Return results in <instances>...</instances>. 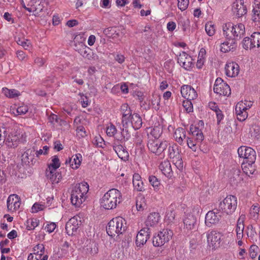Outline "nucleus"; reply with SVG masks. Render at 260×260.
Segmentation results:
<instances>
[{
  "label": "nucleus",
  "mask_w": 260,
  "mask_h": 260,
  "mask_svg": "<svg viewBox=\"0 0 260 260\" xmlns=\"http://www.w3.org/2000/svg\"><path fill=\"white\" fill-rule=\"evenodd\" d=\"M89 186L86 182L77 184L73 188L71 194L72 204L76 207H79L85 200Z\"/></svg>",
  "instance_id": "1"
},
{
  "label": "nucleus",
  "mask_w": 260,
  "mask_h": 260,
  "mask_svg": "<svg viewBox=\"0 0 260 260\" xmlns=\"http://www.w3.org/2000/svg\"><path fill=\"white\" fill-rule=\"evenodd\" d=\"M222 29L226 37L231 38L236 42L244 36L245 32V26L242 23L234 25L229 22L223 26Z\"/></svg>",
  "instance_id": "2"
},
{
  "label": "nucleus",
  "mask_w": 260,
  "mask_h": 260,
  "mask_svg": "<svg viewBox=\"0 0 260 260\" xmlns=\"http://www.w3.org/2000/svg\"><path fill=\"white\" fill-rule=\"evenodd\" d=\"M121 196L119 190L113 188L109 190L103 197L101 205L107 210L115 208L117 204L121 202Z\"/></svg>",
  "instance_id": "3"
},
{
  "label": "nucleus",
  "mask_w": 260,
  "mask_h": 260,
  "mask_svg": "<svg viewBox=\"0 0 260 260\" xmlns=\"http://www.w3.org/2000/svg\"><path fill=\"white\" fill-rule=\"evenodd\" d=\"M127 228V226L125 219L121 217H117L109 222L106 231L110 236L114 237L116 234H123Z\"/></svg>",
  "instance_id": "4"
},
{
  "label": "nucleus",
  "mask_w": 260,
  "mask_h": 260,
  "mask_svg": "<svg viewBox=\"0 0 260 260\" xmlns=\"http://www.w3.org/2000/svg\"><path fill=\"white\" fill-rule=\"evenodd\" d=\"M237 206V198L234 196H229L219 203V209L223 213L230 215L234 212Z\"/></svg>",
  "instance_id": "5"
},
{
  "label": "nucleus",
  "mask_w": 260,
  "mask_h": 260,
  "mask_svg": "<svg viewBox=\"0 0 260 260\" xmlns=\"http://www.w3.org/2000/svg\"><path fill=\"white\" fill-rule=\"evenodd\" d=\"M190 131L192 136L196 137V140H194L193 138H188L187 144L190 149L193 151H196L197 148V145L204 140V137L202 129L196 126L191 125Z\"/></svg>",
  "instance_id": "6"
},
{
  "label": "nucleus",
  "mask_w": 260,
  "mask_h": 260,
  "mask_svg": "<svg viewBox=\"0 0 260 260\" xmlns=\"http://www.w3.org/2000/svg\"><path fill=\"white\" fill-rule=\"evenodd\" d=\"M238 153L240 158L244 159L243 163L253 164L256 160V152L251 147L242 146L238 149Z\"/></svg>",
  "instance_id": "7"
},
{
  "label": "nucleus",
  "mask_w": 260,
  "mask_h": 260,
  "mask_svg": "<svg viewBox=\"0 0 260 260\" xmlns=\"http://www.w3.org/2000/svg\"><path fill=\"white\" fill-rule=\"evenodd\" d=\"M173 233L169 229H163L153 238L152 243L155 247H161L172 238Z\"/></svg>",
  "instance_id": "8"
},
{
  "label": "nucleus",
  "mask_w": 260,
  "mask_h": 260,
  "mask_svg": "<svg viewBox=\"0 0 260 260\" xmlns=\"http://www.w3.org/2000/svg\"><path fill=\"white\" fill-rule=\"evenodd\" d=\"M169 143L166 141H160L158 139H150L147 146L149 150L156 155H159L167 148Z\"/></svg>",
  "instance_id": "9"
},
{
  "label": "nucleus",
  "mask_w": 260,
  "mask_h": 260,
  "mask_svg": "<svg viewBox=\"0 0 260 260\" xmlns=\"http://www.w3.org/2000/svg\"><path fill=\"white\" fill-rule=\"evenodd\" d=\"M214 92L220 95L229 96L231 94V88L229 85L223 82L220 78L216 79L213 88Z\"/></svg>",
  "instance_id": "10"
},
{
  "label": "nucleus",
  "mask_w": 260,
  "mask_h": 260,
  "mask_svg": "<svg viewBox=\"0 0 260 260\" xmlns=\"http://www.w3.org/2000/svg\"><path fill=\"white\" fill-rule=\"evenodd\" d=\"M75 49L85 58L88 59H98V56L93 53L92 50L81 42L78 44H75Z\"/></svg>",
  "instance_id": "11"
},
{
  "label": "nucleus",
  "mask_w": 260,
  "mask_h": 260,
  "mask_svg": "<svg viewBox=\"0 0 260 260\" xmlns=\"http://www.w3.org/2000/svg\"><path fill=\"white\" fill-rule=\"evenodd\" d=\"M168 152L170 158L173 159V162L176 166L182 167V157L179 153L177 145L174 144L172 146H169Z\"/></svg>",
  "instance_id": "12"
},
{
  "label": "nucleus",
  "mask_w": 260,
  "mask_h": 260,
  "mask_svg": "<svg viewBox=\"0 0 260 260\" xmlns=\"http://www.w3.org/2000/svg\"><path fill=\"white\" fill-rule=\"evenodd\" d=\"M221 234L215 231H212L207 234V242L212 249L219 247L221 242Z\"/></svg>",
  "instance_id": "13"
},
{
  "label": "nucleus",
  "mask_w": 260,
  "mask_h": 260,
  "mask_svg": "<svg viewBox=\"0 0 260 260\" xmlns=\"http://www.w3.org/2000/svg\"><path fill=\"white\" fill-rule=\"evenodd\" d=\"M122 132L121 134L124 138L128 140L130 138L129 133V123L130 122V109L122 112Z\"/></svg>",
  "instance_id": "14"
},
{
  "label": "nucleus",
  "mask_w": 260,
  "mask_h": 260,
  "mask_svg": "<svg viewBox=\"0 0 260 260\" xmlns=\"http://www.w3.org/2000/svg\"><path fill=\"white\" fill-rule=\"evenodd\" d=\"M248 109L246 104L242 102H239L235 107V114L240 121H244L248 117L247 110Z\"/></svg>",
  "instance_id": "15"
},
{
  "label": "nucleus",
  "mask_w": 260,
  "mask_h": 260,
  "mask_svg": "<svg viewBox=\"0 0 260 260\" xmlns=\"http://www.w3.org/2000/svg\"><path fill=\"white\" fill-rule=\"evenodd\" d=\"M192 59L185 52H182L178 57V62L186 70H189L192 65Z\"/></svg>",
  "instance_id": "16"
},
{
  "label": "nucleus",
  "mask_w": 260,
  "mask_h": 260,
  "mask_svg": "<svg viewBox=\"0 0 260 260\" xmlns=\"http://www.w3.org/2000/svg\"><path fill=\"white\" fill-rule=\"evenodd\" d=\"M232 11L238 17H242L247 13V9L244 5L243 0H236L232 5Z\"/></svg>",
  "instance_id": "17"
},
{
  "label": "nucleus",
  "mask_w": 260,
  "mask_h": 260,
  "mask_svg": "<svg viewBox=\"0 0 260 260\" xmlns=\"http://www.w3.org/2000/svg\"><path fill=\"white\" fill-rule=\"evenodd\" d=\"M181 93L186 100H193L198 96V94L194 88L188 85H184L181 87Z\"/></svg>",
  "instance_id": "18"
},
{
  "label": "nucleus",
  "mask_w": 260,
  "mask_h": 260,
  "mask_svg": "<svg viewBox=\"0 0 260 260\" xmlns=\"http://www.w3.org/2000/svg\"><path fill=\"white\" fill-rule=\"evenodd\" d=\"M220 218L221 215L218 210L216 212L210 211L206 215L205 224L208 226H211L212 224L218 223Z\"/></svg>",
  "instance_id": "19"
},
{
  "label": "nucleus",
  "mask_w": 260,
  "mask_h": 260,
  "mask_svg": "<svg viewBox=\"0 0 260 260\" xmlns=\"http://www.w3.org/2000/svg\"><path fill=\"white\" fill-rule=\"evenodd\" d=\"M7 205L9 210L16 211L20 207V198L17 194H11L7 199Z\"/></svg>",
  "instance_id": "20"
},
{
  "label": "nucleus",
  "mask_w": 260,
  "mask_h": 260,
  "mask_svg": "<svg viewBox=\"0 0 260 260\" xmlns=\"http://www.w3.org/2000/svg\"><path fill=\"white\" fill-rule=\"evenodd\" d=\"M149 229H143L140 231L136 238V245L138 247H141L145 244L149 238Z\"/></svg>",
  "instance_id": "21"
},
{
  "label": "nucleus",
  "mask_w": 260,
  "mask_h": 260,
  "mask_svg": "<svg viewBox=\"0 0 260 260\" xmlns=\"http://www.w3.org/2000/svg\"><path fill=\"white\" fill-rule=\"evenodd\" d=\"M227 41L221 43L220 51L226 53L230 51H234L236 50L237 43L232 40L231 38L226 37Z\"/></svg>",
  "instance_id": "22"
},
{
  "label": "nucleus",
  "mask_w": 260,
  "mask_h": 260,
  "mask_svg": "<svg viewBox=\"0 0 260 260\" xmlns=\"http://www.w3.org/2000/svg\"><path fill=\"white\" fill-rule=\"evenodd\" d=\"M183 222L185 229L187 230H196L197 228V219L192 214L186 215Z\"/></svg>",
  "instance_id": "23"
},
{
  "label": "nucleus",
  "mask_w": 260,
  "mask_h": 260,
  "mask_svg": "<svg viewBox=\"0 0 260 260\" xmlns=\"http://www.w3.org/2000/svg\"><path fill=\"white\" fill-rule=\"evenodd\" d=\"M35 155V150L34 149H28L22 155V160L28 165H34L37 162Z\"/></svg>",
  "instance_id": "24"
},
{
  "label": "nucleus",
  "mask_w": 260,
  "mask_h": 260,
  "mask_svg": "<svg viewBox=\"0 0 260 260\" xmlns=\"http://www.w3.org/2000/svg\"><path fill=\"white\" fill-rule=\"evenodd\" d=\"M226 75L230 77L237 76L239 72V65L234 62L227 63L225 67Z\"/></svg>",
  "instance_id": "25"
},
{
  "label": "nucleus",
  "mask_w": 260,
  "mask_h": 260,
  "mask_svg": "<svg viewBox=\"0 0 260 260\" xmlns=\"http://www.w3.org/2000/svg\"><path fill=\"white\" fill-rule=\"evenodd\" d=\"M134 142L136 144L135 153L138 156H141L143 153L144 145L142 144V136L138 132L135 133Z\"/></svg>",
  "instance_id": "26"
},
{
  "label": "nucleus",
  "mask_w": 260,
  "mask_h": 260,
  "mask_svg": "<svg viewBox=\"0 0 260 260\" xmlns=\"http://www.w3.org/2000/svg\"><path fill=\"white\" fill-rule=\"evenodd\" d=\"M19 137L17 134H11L5 138V145L9 148H15L19 144Z\"/></svg>",
  "instance_id": "27"
},
{
  "label": "nucleus",
  "mask_w": 260,
  "mask_h": 260,
  "mask_svg": "<svg viewBox=\"0 0 260 260\" xmlns=\"http://www.w3.org/2000/svg\"><path fill=\"white\" fill-rule=\"evenodd\" d=\"M244 219L245 215L242 214L237 221L236 231L238 240L241 239L243 236V231L244 229Z\"/></svg>",
  "instance_id": "28"
},
{
  "label": "nucleus",
  "mask_w": 260,
  "mask_h": 260,
  "mask_svg": "<svg viewBox=\"0 0 260 260\" xmlns=\"http://www.w3.org/2000/svg\"><path fill=\"white\" fill-rule=\"evenodd\" d=\"M46 176L52 183H57L61 179V175L56 171L46 170Z\"/></svg>",
  "instance_id": "29"
},
{
  "label": "nucleus",
  "mask_w": 260,
  "mask_h": 260,
  "mask_svg": "<svg viewBox=\"0 0 260 260\" xmlns=\"http://www.w3.org/2000/svg\"><path fill=\"white\" fill-rule=\"evenodd\" d=\"M85 251L88 254L94 255L99 252L98 244L94 241H90L86 245Z\"/></svg>",
  "instance_id": "30"
},
{
  "label": "nucleus",
  "mask_w": 260,
  "mask_h": 260,
  "mask_svg": "<svg viewBox=\"0 0 260 260\" xmlns=\"http://www.w3.org/2000/svg\"><path fill=\"white\" fill-rule=\"evenodd\" d=\"M160 216L158 213L153 212L149 214L146 221V225L147 226H153L156 225L159 220Z\"/></svg>",
  "instance_id": "31"
},
{
  "label": "nucleus",
  "mask_w": 260,
  "mask_h": 260,
  "mask_svg": "<svg viewBox=\"0 0 260 260\" xmlns=\"http://www.w3.org/2000/svg\"><path fill=\"white\" fill-rule=\"evenodd\" d=\"M159 168L166 176H169L172 173L171 164L169 161L165 160L161 162L159 166Z\"/></svg>",
  "instance_id": "32"
},
{
  "label": "nucleus",
  "mask_w": 260,
  "mask_h": 260,
  "mask_svg": "<svg viewBox=\"0 0 260 260\" xmlns=\"http://www.w3.org/2000/svg\"><path fill=\"white\" fill-rule=\"evenodd\" d=\"M142 124V119L138 114H131V125L135 130L140 128Z\"/></svg>",
  "instance_id": "33"
},
{
  "label": "nucleus",
  "mask_w": 260,
  "mask_h": 260,
  "mask_svg": "<svg viewBox=\"0 0 260 260\" xmlns=\"http://www.w3.org/2000/svg\"><path fill=\"white\" fill-rule=\"evenodd\" d=\"M82 160V156L78 153L72 156L69 160V162L71 164V166L73 169H77L80 165Z\"/></svg>",
  "instance_id": "34"
},
{
  "label": "nucleus",
  "mask_w": 260,
  "mask_h": 260,
  "mask_svg": "<svg viewBox=\"0 0 260 260\" xmlns=\"http://www.w3.org/2000/svg\"><path fill=\"white\" fill-rule=\"evenodd\" d=\"M174 137L176 141L181 144L183 140L186 138L185 131L182 128H177L175 132Z\"/></svg>",
  "instance_id": "35"
},
{
  "label": "nucleus",
  "mask_w": 260,
  "mask_h": 260,
  "mask_svg": "<svg viewBox=\"0 0 260 260\" xmlns=\"http://www.w3.org/2000/svg\"><path fill=\"white\" fill-rule=\"evenodd\" d=\"M255 8L253 9L252 20L254 22L260 21V0H254Z\"/></svg>",
  "instance_id": "36"
},
{
  "label": "nucleus",
  "mask_w": 260,
  "mask_h": 260,
  "mask_svg": "<svg viewBox=\"0 0 260 260\" xmlns=\"http://www.w3.org/2000/svg\"><path fill=\"white\" fill-rule=\"evenodd\" d=\"M2 92L9 98H15L20 95V92L16 89H9L5 87L2 89Z\"/></svg>",
  "instance_id": "37"
},
{
  "label": "nucleus",
  "mask_w": 260,
  "mask_h": 260,
  "mask_svg": "<svg viewBox=\"0 0 260 260\" xmlns=\"http://www.w3.org/2000/svg\"><path fill=\"white\" fill-rule=\"evenodd\" d=\"M60 166V163L58 156L54 155L52 157L51 162L48 165L46 170L56 171Z\"/></svg>",
  "instance_id": "38"
},
{
  "label": "nucleus",
  "mask_w": 260,
  "mask_h": 260,
  "mask_svg": "<svg viewBox=\"0 0 260 260\" xmlns=\"http://www.w3.org/2000/svg\"><path fill=\"white\" fill-rule=\"evenodd\" d=\"M251 43L253 48L260 47V32H255L251 35Z\"/></svg>",
  "instance_id": "39"
},
{
  "label": "nucleus",
  "mask_w": 260,
  "mask_h": 260,
  "mask_svg": "<svg viewBox=\"0 0 260 260\" xmlns=\"http://www.w3.org/2000/svg\"><path fill=\"white\" fill-rule=\"evenodd\" d=\"M149 182L154 188V190H158L160 186V180L155 176L150 175L148 178Z\"/></svg>",
  "instance_id": "40"
},
{
  "label": "nucleus",
  "mask_w": 260,
  "mask_h": 260,
  "mask_svg": "<svg viewBox=\"0 0 260 260\" xmlns=\"http://www.w3.org/2000/svg\"><path fill=\"white\" fill-rule=\"evenodd\" d=\"M175 205L172 204L169 207V208L167 209L166 217L167 220H168L170 222H172L175 219Z\"/></svg>",
  "instance_id": "41"
},
{
  "label": "nucleus",
  "mask_w": 260,
  "mask_h": 260,
  "mask_svg": "<svg viewBox=\"0 0 260 260\" xmlns=\"http://www.w3.org/2000/svg\"><path fill=\"white\" fill-rule=\"evenodd\" d=\"M252 165L253 164H246V163H243L242 165L243 172L249 176L253 174L255 171V169L252 166Z\"/></svg>",
  "instance_id": "42"
},
{
  "label": "nucleus",
  "mask_w": 260,
  "mask_h": 260,
  "mask_svg": "<svg viewBox=\"0 0 260 260\" xmlns=\"http://www.w3.org/2000/svg\"><path fill=\"white\" fill-rule=\"evenodd\" d=\"M205 30L208 36H213L215 32L214 24L211 22H208L205 25Z\"/></svg>",
  "instance_id": "43"
},
{
  "label": "nucleus",
  "mask_w": 260,
  "mask_h": 260,
  "mask_svg": "<svg viewBox=\"0 0 260 260\" xmlns=\"http://www.w3.org/2000/svg\"><path fill=\"white\" fill-rule=\"evenodd\" d=\"M92 143L93 145L98 147L104 148V145H105L103 138L100 135L94 138Z\"/></svg>",
  "instance_id": "44"
},
{
  "label": "nucleus",
  "mask_w": 260,
  "mask_h": 260,
  "mask_svg": "<svg viewBox=\"0 0 260 260\" xmlns=\"http://www.w3.org/2000/svg\"><path fill=\"white\" fill-rule=\"evenodd\" d=\"M39 224V220L37 218H30L27 220V229L28 230L34 229Z\"/></svg>",
  "instance_id": "45"
},
{
  "label": "nucleus",
  "mask_w": 260,
  "mask_h": 260,
  "mask_svg": "<svg viewBox=\"0 0 260 260\" xmlns=\"http://www.w3.org/2000/svg\"><path fill=\"white\" fill-rule=\"evenodd\" d=\"M79 228L76 226V225H73L69 224L67 222L66 225V231L68 235L72 236L76 233Z\"/></svg>",
  "instance_id": "46"
},
{
  "label": "nucleus",
  "mask_w": 260,
  "mask_h": 260,
  "mask_svg": "<svg viewBox=\"0 0 260 260\" xmlns=\"http://www.w3.org/2000/svg\"><path fill=\"white\" fill-rule=\"evenodd\" d=\"M79 228L76 226V225H73L69 224L67 222L66 225V231L68 235L72 236L76 233Z\"/></svg>",
  "instance_id": "47"
},
{
  "label": "nucleus",
  "mask_w": 260,
  "mask_h": 260,
  "mask_svg": "<svg viewBox=\"0 0 260 260\" xmlns=\"http://www.w3.org/2000/svg\"><path fill=\"white\" fill-rule=\"evenodd\" d=\"M160 101V96L157 94H154L152 96L151 103L153 108L155 110H158L159 108V103Z\"/></svg>",
  "instance_id": "48"
},
{
  "label": "nucleus",
  "mask_w": 260,
  "mask_h": 260,
  "mask_svg": "<svg viewBox=\"0 0 260 260\" xmlns=\"http://www.w3.org/2000/svg\"><path fill=\"white\" fill-rule=\"evenodd\" d=\"M162 134V129L160 126H155L151 132V135L154 139H158Z\"/></svg>",
  "instance_id": "49"
},
{
  "label": "nucleus",
  "mask_w": 260,
  "mask_h": 260,
  "mask_svg": "<svg viewBox=\"0 0 260 260\" xmlns=\"http://www.w3.org/2000/svg\"><path fill=\"white\" fill-rule=\"evenodd\" d=\"M191 100H186L184 101L182 103V106L188 113L192 112L193 111V105L191 102Z\"/></svg>",
  "instance_id": "50"
},
{
  "label": "nucleus",
  "mask_w": 260,
  "mask_h": 260,
  "mask_svg": "<svg viewBox=\"0 0 260 260\" xmlns=\"http://www.w3.org/2000/svg\"><path fill=\"white\" fill-rule=\"evenodd\" d=\"M189 5V0H178V7L182 11L185 10Z\"/></svg>",
  "instance_id": "51"
},
{
  "label": "nucleus",
  "mask_w": 260,
  "mask_h": 260,
  "mask_svg": "<svg viewBox=\"0 0 260 260\" xmlns=\"http://www.w3.org/2000/svg\"><path fill=\"white\" fill-rule=\"evenodd\" d=\"M117 132L116 127L112 124H111L107 127L106 133L108 136L112 137L115 135Z\"/></svg>",
  "instance_id": "52"
},
{
  "label": "nucleus",
  "mask_w": 260,
  "mask_h": 260,
  "mask_svg": "<svg viewBox=\"0 0 260 260\" xmlns=\"http://www.w3.org/2000/svg\"><path fill=\"white\" fill-rule=\"evenodd\" d=\"M134 190L138 191H142L144 189L143 183L141 180L133 182Z\"/></svg>",
  "instance_id": "53"
},
{
  "label": "nucleus",
  "mask_w": 260,
  "mask_h": 260,
  "mask_svg": "<svg viewBox=\"0 0 260 260\" xmlns=\"http://www.w3.org/2000/svg\"><path fill=\"white\" fill-rule=\"evenodd\" d=\"M251 42H251V37L250 38L245 37L243 39V42H242L243 48L246 49H247L248 48H250V49L252 48H253L252 45V44L251 45Z\"/></svg>",
  "instance_id": "54"
},
{
  "label": "nucleus",
  "mask_w": 260,
  "mask_h": 260,
  "mask_svg": "<svg viewBox=\"0 0 260 260\" xmlns=\"http://www.w3.org/2000/svg\"><path fill=\"white\" fill-rule=\"evenodd\" d=\"M250 133L251 136L255 138H258V136L260 135V128L257 125H254L250 129Z\"/></svg>",
  "instance_id": "55"
},
{
  "label": "nucleus",
  "mask_w": 260,
  "mask_h": 260,
  "mask_svg": "<svg viewBox=\"0 0 260 260\" xmlns=\"http://www.w3.org/2000/svg\"><path fill=\"white\" fill-rule=\"evenodd\" d=\"M45 208V205L42 204H40L37 203H36L34 204L31 208V212L32 213H37L39 211L43 210Z\"/></svg>",
  "instance_id": "56"
},
{
  "label": "nucleus",
  "mask_w": 260,
  "mask_h": 260,
  "mask_svg": "<svg viewBox=\"0 0 260 260\" xmlns=\"http://www.w3.org/2000/svg\"><path fill=\"white\" fill-rule=\"evenodd\" d=\"M28 110V107L26 105H22L17 108L16 112L18 115H24L26 114Z\"/></svg>",
  "instance_id": "57"
},
{
  "label": "nucleus",
  "mask_w": 260,
  "mask_h": 260,
  "mask_svg": "<svg viewBox=\"0 0 260 260\" xmlns=\"http://www.w3.org/2000/svg\"><path fill=\"white\" fill-rule=\"evenodd\" d=\"M76 132L78 135L81 137H84L87 135L85 128L82 125L77 126L76 127Z\"/></svg>",
  "instance_id": "58"
},
{
  "label": "nucleus",
  "mask_w": 260,
  "mask_h": 260,
  "mask_svg": "<svg viewBox=\"0 0 260 260\" xmlns=\"http://www.w3.org/2000/svg\"><path fill=\"white\" fill-rule=\"evenodd\" d=\"M56 227V224L55 222H50L47 223V225L44 227V229L47 232L50 233L53 232Z\"/></svg>",
  "instance_id": "59"
},
{
  "label": "nucleus",
  "mask_w": 260,
  "mask_h": 260,
  "mask_svg": "<svg viewBox=\"0 0 260 260\" xmlns=\"http://www.w3.org/2000/svg\"><path fill=\"white\" fill-rule=\"evenodd\" d=\"M118 157L123 160H127L129 157V154L128 152L124 149L117 154Z\"/></svg>",
  "instance_id": "60"
},
{
  "label": "nucleus",
  "mask_w": 260,
  "mask_h": 260,
  "mask_svg": "<svg viewBox=\"0 0 260 260\" xmlns=\"http://www.w3.org/2000/svg\"><path fill=\"white\" fill-rule=\"evenodd\" d=\"M58 120L59 119L57 115L54 114H51L48 117L49 122H50L52 125H54L55 123H58Z\"/></svg>",
  "instance_id": "61"
},
{
  "label": "nucleus",
  "mask_w": 260,
  "mask_h": 260,
  "mask_svg": "<svg viewBox=\"0 0 260 260\" xmlns=\"http://www.w3.org/2000/svg\"><path fill=\"white\" fill-rule=\"evenodd\" d=\"M129 174L127 173L125 175V178L121 179V184L125 188H129Z\"/></svg>",
  "instance_id": "62"
},
{
  "label": "nucleus",
  "mask_w": 260,
  "mask_h": 260,
  "mask_svg": "<svg viewBox=\"0 0 260 260\" xmlns=\"http://www.w3.org/2000/svg\"><path fill=\"white\" fill-rule=\"evenodd\" d=\"M133 95L134 97L137 96L140 102H142L144 99L143 93L140 91H135L133 93Z\"/></svg>",
  "instance_id": "63"
},
{
  "label": "nucleus",
  "mask_w": 260,
  "mask_h": 260,
  "mask_svg": "<svg viewBox=\"0 0 260 260\" xmlns=\"http://www.w3.org/2000/svg\"><path fill=\"white\" fill-rule=\"evenodd\" d=\"M241 171L239 169L235 170L234 171V178L238 181H240L243 179L242 177L240 176Z\"/></svg>",
  "instance_id": "64"
}]
</instances>
